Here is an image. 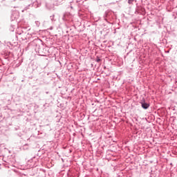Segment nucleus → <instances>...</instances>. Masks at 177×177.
Segmentation results:
<instances>
[{
	"mask_svg": "<svg viewBox=\"0 0 177 177\" xmlns=\"http://www.w3.org/2000/svg\"><path fill=\"white\" fill-rule=\"evenodd\" d=\"M15 13H16V15H19V12H16V11H15Z\"/></svg>",
	"mask_w": 177,
	"mask_h": 177,
	"instance_id": "6",
	"label": "nucleus"
},
{
	"mask_svg": "<svg viewBox=\"0 0 177 177\" xmlns=\"http://www.w3.org/2000/svg\"><path fill=\"white\" fill-rule=\"evenodd\" d=\"M135 0H128V3L129 4V5H132V3H133V1H134Z\"/></svg>",
	"mask_w": 177,
	"mask_h": 177,
	"instance_id": "3",
	"label": "nucleus"
},
{
	"mask_svg": "<svg viewBox=\"0 0 177 177\" xmlns=\"http://www.w3.org/2000/svg\"><path fill=\"white\" fill-rule=\"evenodd\" d=\"M140 103L142 109H144V110H147V109H149L150 107V104L146 102V101L145 100L144 98L140 101Z\"/></svg>",
	"mask_w": 177,
	"mask_h": 177,
	"instance_id": "1",
	"label": "nucleus"
},
{
	"mask_svg": "<svg viewBox=\"0 0 177 177\" xmlns=\"http://www.w3.org/2000/svg\"><path fill=\"white\" fill-rule=\"evenodd\" d=\"M32 161H34V159L29 160V162H32Z\"/></svg>",
	"mask_w": 177,
	"mask_h": 177,
	"instance_id": "5",
	"label": "nucleus"
},
{
	"mask_svg": "<svg viewBox=\"0 0 177 177\" xmlns=\"http://www.w3.org/2000/svg\"><path fill=\"white\" fill-rule=\"evenodd\" d=\"M102 61V59H100V58H99L98 57H97L96 58V62L97 63H100Z\"/></svg>",
	"mask_w": 177,
	"mask_h": 177,
	"instance_id": "4",
	"label": "nucleus"
},
{
	"mask_svg": "<svg viewBox=\"0 0 177 177\" xmlns=\"http://www.w3.org/2000/svg\"><path fill=\"white\" fill-rule=\"evenodd\" d=\"M17 34H19V35H21V33H19V32H17Z\"/></svg>",
	"mask_w": 177,
	"mask_h": 177,
	"instance_id": "7",
	"label": "nucleus"
},
{
	"mask_svg": "<svg viewBox=\"0 0 177 177\" xmlns=\"http://www.w3.org/2000/svg\"><path fill=\"white\" fill-rule=\"evenodd\" d=\"M23 149H24V150H28V144H25L23 146Z\"/></svg>",
	"mask_w": 177,
	"mask_h": 177,
	"instance_id": "2",
	"label": "nucleus"
}]
</instances>
